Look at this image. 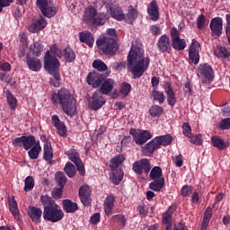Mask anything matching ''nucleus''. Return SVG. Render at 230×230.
Wrapping results in <instances>:
<instances>
[{
	"mask_svg": "<svg viewBox=\"0 0 230 230\" xmlns=\"http://www.w3.org/2000/svg\"><path fill=\"white\" fill-rule=\"evenodd\" d=\"M28 215L35 224H40L42 218V210L35 207H29Z\"/></svg>",
	"mask_w": 230,
	"mask_h": 230,
	"instance_id": "393cba45",
	"label": "nucleus"
},
{
	"mask_svg": "<svg viewBox=\"0 0 230 230\" xmlns=\"http://www.w3.org/2000/svg\"><path fill=\"white\" fill-rule=\"evenodd\" d=\"M35 145H37V142L35 141V137H33V136H29V137L24 136L23 148L25 150H30V148H31V146H33Z\"/></svg>",
	"mask_w": 230,
	"mask_h": 230,
	"instance_id": "37998d69",
	"label": "nucleus"
},
{
	"mask_svg": "<svg viewBox=\"0 0 230 230\" xmlns=\"http://www.w3.org/2000/svg\"><path fill=\"white\" fill-rule=\"evenodd\" d=\"M173 162H174V164L176 166H178V168H181V166H182L183 164V161H182V155H176L173 159Z\"/></svg>",
	"mask_w": 230,
	"mask_h": 230,
	"instance_id": "338daca9",
	"label": "nucleus"
},
{
	"mask_svg": "<svg viewBox=\"0 0 230 230\" xmlns=\"http://www.w3.org/2000/svg\"><path fill=\"white\" fill-rule=\"evenodd\" d=\"M13 146L15 147L23 146H24V136L16 137L13 140Z\"/></svg>",
	"mask_w": 230,
	"mask_h": 230,
	"instance_id": "e2e57ef3",
	"label": "nucleus"
},
{
	"mask_svg": "<svg viewBox=\"0 0 230 230\" xmlns=\"http://www.w3.org/2000/svg\"><path fill=\"white\" fill-rule=\"evenodd\" d=\"M157 48L162 53H170L172 51V41L166 34L162 35L157 41Z\"/></svg>",
	"mask_w": 230,
	"mask_h": 230,
	"instance_id": "2eb2a0df",
	"label": "nucleus"
},
{
	"mask_svg": "<svg viewBox=\"0 0 230 230\" xmlns=\"http://www.w3.org/2000/svg\"><path fill=\"white\" fill-rule=\"evenodd\" d=\"M156 141L158 142L159 146H168L172 143V136L165 135V136H160L155 137Z\"/></svg>",
	"mask_w": 230,
	"mask_h": 230,
	"instance_id": "c03bdc74",
	"label": "nucleus"
},
{
	"mask_svg": "<svg viewBox=\"0 0 230 230\" xmlns=\"http://www.w3.org/2000/svg\"><path fill=\"white\" fill-rule=\"evenodd\" d=\"M222 25L223 21L221 18H214L210 22V30L214 37H218L222 35Z\"/></svg>",
	"mask_w": 230,
	"mask_h": 230,
	"instance_id": "412c9836",
	"label": "nucleus"
},
{
	"mask_svg": "<svg viewBox=\"0 0 230 230\" xmlns=\"http://www.w3.org/2000/svg\"><path fill=\"white\" fill-rule=\"evenodd\" d=\"M43 159L48 163H51L53 159V146L50 141H46L43 146Z\"/></svg>",
	"mask_w": 230,
	"mask_h": 230,
	"instance_id": "cd10ccee",
	"label": "nucleus"
},
{
	"mask_svg": "<svg viewBox=\"0 0 230 230\" xmlns=\"http://www.w3.org/2000/svg\"><path fill=\"white\" fill-rule=\"evenodd\" d=\"M173 211H175V207H170L164 214L162 222L165 226H172V215H173Z\"/></svg>",
	"mask_w": 230,
	"mask_h": 230,
	"instance_id": "473e14b6",
	"label": "nucleus"
},
{
	"mask_svg": "<svg viewBox=\"0 0 230 230\" xmlns=\"http://www.w3.org/2000/svg\"><path fill=\"white\" fill-rule=\"evenodd\" d=\"M150 66V58L145 57L141 47L133 45L128 55V70L133 78H141Z\"/></svg>",
	"mask_w": 230,
	"mask_h": 230,
	"instance_id": "f257e3e1",
	"label": "nucleus"
},
{
	"mask_svg": "<svg viewBox=\"0 0 230 230\" xmlns=\"http://www.w3.org/2000/svg\"><path fill=\"white\" fill-rule=\"evenodd\" d=\"M62 50L54 45L50 47V50L47 51L44 57V67L49 75L54 76V80L51 79V84L54 87H58L60 85V61L58 58H62ZM55 57H58L55 58Z\"/></svg>",
	"mask_w": 230,
	"mask_h": 230,
	"instance_id": "f03ea898",
	"label": "nucleus"
},
{
	"mask_svg": "<svg viewBox=\"0 0 230 230\" xmlns=\"http://www.w3.org/2000/svg\"><path fill=\"white\" fill-rule=\"evenodd\" d=\"M79 197L84 206H89L91 204V188L87 185H84L79 190Z\"/></svg>",
	"mask_w": 230,
	"mask_h": 230,
	"instance_id": "a211bd4d",
	"label": "nucleus"
},
{
	"mask_svg": "<svg viewBox=\"0 0 230 230\" xmlns=\"http://www.w3.org/2000/svg\"><path fill=\"white\" fill-rule=\"evenodd\" d=\"M52 125L57 128L58 134L59 136H66L67 134V129L66 128V125L64 122L61 121L60 119H58V116L53 115L51 118Z\"/></svg>",
	"mask_w": 230,
	"mask_h": 230,
	"instance_id": "4be33fe9",
	"label": "nucleus"
},
{
	"mask_svg": "<svg viewBox=\"0 0 230 230\" xmlns=\"http://www.w3.org/2000/svg\"><path fill=\"white\" fill-rule=\"evenodd\" d=\"M66 154L68 159L75 164L77 172L80 173V175H85V167L84 166V163H82L80 154L72 148L67 150Z\"/></svg>",
	"mask_w": 230,
	"mask_h": 230,
	"instance_id": "9d476101",
	"label": "nucleus"
},
{
	"mask_svg": "<svg viewBox=\"0 0 230 230\" xmlns=\"http://www.w3.org/2000/svg\"><path fill=\"white\" fill-rule=\"evenodd\" d=\"M35 188V179H33V176H28L24 180V191H31Z\"/></svg>",
	"mask_w": 230,
	"mask_h": 230,
	"instance_id": "49530a36",
	"label": "nucleus"
},
{
	"mask_svg": "<svg viewBox=\"0 0 230 230\" xmlns=\"http://www.w3.org/2000/svg\"><path fill=\"white\" fill-rule=\"evenodd\" d=\"M43 218L49 222H60L64 218V211L57 204L52 207H45Z\"/></svg>",
	"mask_w": 230,
	"mask_h": 230,
	"instance_id": "0eeeda50",
	"label": "nucleus"
},
{
	"mask_svg": "<svg viewBox=\"0 0 230 230\" xmlns=\"http://www.w3.org/2000/svg\"><path fill=\"white\" fill-rule=\"evenodd\" d=\"M97 48L105 53V55H114L118 51V43L116 40L111 37L103 36L96 40Z\"/></svg>",
	"mask_w": 230,
	"mask_h": 230,
	"instance_id": "423d86ee",
	"label": "nucleus"
},
{
	"mask_svg": "<svg viewBox=\"0 0 230 230\" xmlns=\"http://www.w3.org/2000/svg\"><path fill=\"white\" fill-rule=\"evenodd\" d=\"M64 170L68 177H75V173H76V168H75V165L71 162L66 163Z\"/></svg>",
	"mask_w": 230,
	"mask_h": 230,
	"instance_id": "8fccbe9b",
	"label": "nucleus"
},
{
	"mask_svg": "<svg viewBox=\"0 0 230 230\" xmlns=\"http://www.w3.org/2000/svg\"><path fill=\"white\" fill-rule=\"evenodd\" d=\"M188 139L193 145H202V137L200 135H189Z\"/></svg>",
	"mask_w": 230,
	"mask_h": 230,
	"instance_id": "6e6d98bb",
	"label": "nucleus"
},
{
	"mask_svg": "<svg viewBox=\"0 0 230 230\" xmlns=\"http://www.w3.org/2000/svg\"><path fill=\"white\" fill-rule=\"evenodd\" d=\"M173 230H188V226L182 223H176L174 224Z\"/></svg>",
	"mask_w": 230,
	"mask_h": 230,
	"instance_id": "774afa93",
	"label": "nucleus"
},
{
	"mask_svg": "<svg viewBox=\"0 0 230 230\" xmlns=\"http://www.w3.org/2000/svg\"><path fill=\"white\" fill-rule=\"evenodd\" d=\"M137 211L141 215V217H146V214L148 213V209H146L145 204L139 205L137 207Z\"/></svg>",
	"mask_w": 230,
	"mask_h": 230,
	"instance_id": "69168bd1",
	"label": "nucleus"
},
{
	"mask_svg": "<svg viewBox=\"0 0 230 230\" xmlns=\"http://www.w3.org/2000/svg\"><path fill=\"white\" fill-rule=\"evenodd\" d=\"M211 217H213V209L211 207H208L204 214L203 221L201 223V230H206L208 228V226H209V220H211Z\"/></svg>",
	"mask_w": 230,
	"mask_h": 230,
	"instance_id": "2f4dec72",
	"label": "nucleus"
},
{
	"mask_svg": "<svg viewBox=\"0 0 230 230\" xmlns=\"http://www.w3.org/2000/svg\"><path fill=\"white\" fill-rule=\"evenodd\" d=\"M108 12L111 13L113 19H116V21H124L125 19V13H123V10L121 7H119V5L116 4H111L108 9Z\"/></svg>",
	"mask_w": 230,
	"mask_h": 230,
	"instance_id": "6ab92c4d",
	"label": "nucleus"
},
{
	"mask_svg": "<svg viewBox=\"0 0 230 230\" xmlns=\"http://www.w3.org/2000/svg\"><path fill=\"white\" fill-rule=\"evenodd\" d=\"M56 181L61 188H64V186H66V182H67V178H66V174H64V172H57Z\"/></svg>",
	"mask_w": 230,
	"mask_h": 230,
	"instance_id": "864d4df0",
	"label": "nucleus"
},
{
	"mask_svg": "<svg viewBox=\"0 0 230 230\" xmlns=\"http://www.w3.org/2000/svg\"><path fill=\"white\" fill-rule=\"evenodd\" d=\"M191 193H193V188L191 186L185 185L181 188V195L183 197H190Z\"/></svg>",
	"mask_w": 230,
	"mask_h": 230,
	"instance_id": "052dcab7",
	"label": "nucleus"
},
{
	"mask_svg": "<svg viewBox=\"0 0 230 230\" xmlns=\"http://www.w3.org/2000/svg\"><path fill=\"white\" fill-rule=\"evenodd\" d=\"M64 57H65L66 62H73V60L76 58V55L75 54V51H73V49H66L64 50Z\"/></svg>",
	"mask_w": 230,
	"mask_h": 230,
	"instance_id": "3c124183",
	"label": "nucleus"
},
{
	"mask_svg": "<svg viewBox=\"0 0 230 230\" xmlns=\"http://www.w3.org/2000/svg\"><path fill=\"white\" fill-rule=\"evenodd\" d=\"M199 74L207 78V80H213V68L208 64L199 66Z\"/></svg>",
	"mask_w": 230,
	"mask_h": 230,
	"instance_id": "c85d7f7f",
	"label": "nucleus"
},
{
	"mask_svg": "<svg viewBox=\"0 0 230 230\" xmlns=\"http://www.w3.org/2000/svg\"><path fill=\"white\" fill-rule=\"evenodd\" d=\"M114 87H116V81H114V79H102L99 93H101V94H109L114 91Z\"/></svg>",
	"mask_w": 230,
	"mask_h": 230,
	"instance_id": "dca6fc26",
	"label": "nucleus"
},
{
	"mask_svg": "<svg viewBox=\"0 0 230 230\" xmlns=\"http://www.w3.org/2000/svg\"><path fill=\"white\" fill-rule=\"evenodd\" d=\"M164 93L167 95V102L168 105H171V107H173L175 105L177 100L175 99V93H173V90L172 89V86H170L169 83H165L164 84Z\"/></svg>",
	"mask_w": 230,
	"mask_h": 230,
	"instance_id": "a878e982",
	"label": "nucleus"
},
{
	"mask_svg": "<svg viewBox=\"0 0 230 230\" xmlns=\"http://www.w3.org/2000/svg\"><path fill=\"white\" fill-rule=\"evenodd\" d=\"M218 128L220 130H230V118L221 119Z\"/></svg>",
	"mask_w": 230,
	"mask_h": 230,
	"instance_id": "4d7b16f0",
	"label": "nucleus"
},
{
	"mask_svg": "<svg viewBox=\"0 0 230 230\" xmlns=\"http://www.w3.org/2000/svg\"><path fill=\"white\" fill-rule=\"evenodd\" d=\"M132 86L128 83H122L120 85V93L124 96H128V93H130Z\"/></svg>",
	"mask_w": 230,
	"mask_h": 230,
	"instance_id": "13d9d810",
	"label": "nucleus"
},
{
	"mask_svg": "<svg viewBox=\"0 0 230 230\" xmlns=\"http://www.w3.org/2000/svg\"><path fill=\"white\" fill-rule=\"evenodd\" d=\"M42 51H44V46L40 42H35L31 45L27 57H40Z\"/></svg>",
	"mask_w": 230,
	"mask_h": 230,
	"instance_id": "bb28decb",
	"label": "nucleus"
},
{
	"mask_svg": "<svg viewBox=\"0 0 230 230\" xmlns=\"http://www.w3.org/2000/svg\"><path fill=\"white\" fill-rule=\"evenodd\" d=\"M28 46V36L26 33L20 34V48L22 52L19 54V57H24V53L26 51V48Z\"/></svg>",
	"mask_w": 230,
	"mask_h": 230,
	"instance_id": "4c0bfd02",
	"label": "nucleus"
},
{
	"mask_svg": "<svg viewBox=\"0 0 230 230\" xmlns=\"http://www.w3.org/2000/svg\"><path fill=\"white\" fill-rule=\"evenodd\" d=\"M182 132L186 136V137L191 135V126H190V123L188 122L183 123Z\"/></svg>",
	"mask_w": 230,
	"mask_h": 230,
	"instance_id": "680f3d73",
	"label": "nucleus"
},
{
	"mask_svg": "<svg viewBox=\"0 0 230 230\" xmlns=\"http://www.w3.org/2000/svg\"><path fill=\"white\" fill-rule=\"evenodd\" d=\"M6 100L10 109H12V111H15V109H17V99L13 94H12V93H10V91L6 92Z\"/></svg>",
	"mask_w": 230,
	"mask_h": 230,
	"instance_id": "79ce46f5",
	"label": "nucleus"
},
{
	"mask_svg": "<svg viewBox=\"0 0 230 230\" xmlns=\"http://www.w3.org/2000/svg\"><path fill=\"white\" fill-rule=\"evenodd\" d=\"M37 6L40 8L41 13L45 15V17H54L57 15V8L53 6V3L49 0H37Z\"/></svg>",
	"mask_w": 230,
	"mask_h": 230,
	"instance_id": "6e6552de",
	"label": "nucleus"
},
{
	"mask_svg": "<svg viewBox=\"0 0 230 230\" xmlns=\"http://www.w3.org/2000/svg\"><path fill=\"white\" fill-rule=\"evenodd\" d=\"M79 40H81L84 44H87V46H89V48H93V46L94 44V36L93 35V33H91L87 31H83V32L79 33Z\"/></svg>",
	"mask_w": 230,
	"mask_h": 230,
	"instance_id": "c756f323",
	"label": "nucleus"
},
{
	"mask_svg": "<svg viewBox=\"0 0 230 230\" xmlns=\"http://www.w3.org/2000/svg\"><path fill=\"white\" fill-rule=\"evenodd\" d=\"M51 100L53 103H60L65 114L73 116L76 111V101L67 90H59L58 93L52 94Z\"/></svg>",
	"mask_w": 230,
	"mask_h": 230,
	"instance_id": "7ed1b4c3",
	"label": "nucleus"
},
{
	"mask_svg": "<svg viewBox=\"0 0 230 230\" xmlns=\"http://www.w3.org/2000/svg\"><path fill=\"white\" fill-rule=\"evenodd\" d=\"M109 21V14L104 13H99L98 9L93 5H89L85 8L83 14V22L90 26H103L104 22Z\"/></svg>",
	"mask_w": 230,
	"mask_h": 230,
	"instance_id": "20e7f679",
	"label": "nucleus"
},
{
	"mask_svg": "<svg viewBox=\"0 0 230 230\" xmlns=\"http://www.w3.org/2000/svg\"><path fill=\"white\" fill-rule=\"evenodd\" d=\"M133 172H135V173H137V175H141L143 172L148 173L150 172V161L144 158L138 162H135L133 164Z\"/></svg>",
	"mask_w": 230,
	"mask_h": 230,
	"instance_id": "4468645a",
	"label": "nucleus"
},
{
	"mask_svg": "<svg viewBox=\"0 0 230 230\" xmlns=\"http://www.w3.org/2000/svg\"><path fill=\"white\" fill-rule=\"evenodd\" d=\"M163 186H164V178H160L159 180H155L149 184L150 190L153 191H161L163 190Z\"/></svg>",
	"mask_w": 230,
	"mask_h": 230,
	"instance_id": "58836bf2",
	"label": "nucleus"
},
{
	"mask_svg": "<svg viewBox=\"0 0 230 230\" xmlns=\"http://www.w3.org/2000/svg\"><path fill=\"white\" fill-rule=\"evenodd\" d=\"M40 142H37L34 146L28 152L29 157L31 159H39V154H40Z\"/></svg>",
	"mask_w": 230,
	"mask_h": 230,
	"instance_id": "e433bc0d",
	"label": "nucleus"
},
{
	"mask_svg": "<svg viewBox=\"0 0 230 230\" xmlns=\"http://www.w3.org/2000/svg\"><path fill=\"white\" fill-rule=\"evenodd\" d=\"M149 114L152 118H159L163 114V108L159 105H153L149 109Z\"/></svg>",
	"mask_w": 230,
	"mask_h": 230,
	"instance_id": "09e8293b",
	"label": "nucleus"
},
{
	"mask_svg": "<svg viewBox=\"0 0 230 230\" xmlns=\"http://www.w3.org/2000/svg\"><path fill=\"white\" fill-rule=\"evenodd\" d=\"M64 187L57 188L52 190L53 199H62V192H63L62 189Z\"/></svg>",
	"mask_w": 230,
	"mask_h": 230,
	"instance_id": "0e129e2a",
	"label": "nucleus"
},
{
	"mask_svg": "<svg viewBox=\"0 0 230 230\" xmlns=\"http://www.w3.org/2000/svg\"><path fill=\"white\" fill-rule=\"evenodd\" d=\"M129 134L133 136L136 145H145L148 139H152V133L143 129H130Z\"/></svg>",
	"mask_w": 230,
	"mask_h": 230,
	"instance_id": "1a4fd4ad",
	"label": "nucleus"
},
{
	"mask_svg": "<svg viewBox=\"0 0 230 230\" xmlns=\"http://www.w3.org/2000/svg\"><path fill=\"white\" fill-rule=\"evenodd\" d=\"M211 141L213 146L218 148V150H224V148H227V145L220 137H212Z\"/></svg>",
	"mask_w": 230,
	"mask_h": 230,
	"instance_id": "c9c22d12",
	"label": "nucleus"
},
{
	"mask_svg": "<svg viewBox=\"0 0 230 230\" xmlns=\"http://www.w3.org/2000/svg\"><path fill=\"white\" fill-rule=\"evenodd\" d=\"M200 50V43L197 40H192L189 47V58L192 64H199L200 60V55L199 51Z\"/></svg>",
	"mask_w": 230,
	"mask_h": 230,
	"instance_id": "f8f14e48",
	"label": "nucleus"
},
{
	"mask_svg": "<svg viewBox=\"0 0 230 230\" xmlns=\"http://www.w3.org/2000/svg\"><path fill=\"white\" fill-rule=\"evenodd\" d=\"M112 208H114V196H108L104 200V211L106 215L112 213Z\"/></svg>",
	"mask_w": 230,
	"mask_h": 230,
	"instance_id": "f704fd0d",
	"label": "nucleus"
},
{
	"mask_svg": "<svg viewBox=\"0 0 230 230\" xmlns=\"http://www.w3.org/2000/svg\"><path fill=\"white\" fill-rule=\"evenodd\" d=\"M124 19H126V21L129 24H132V22H134L135 19H137V10L134 9L132 6H129L128 12L126 14Z\"/></svg>",
	"mask_w": 230,
	"mask_h": 230,
	"instance_id": "ea45409f",
	"label": "nucleus"
},
{
	"mask_svg": "<svg viewBox=\"0 0 230 230\" xmlns=\"http://www.w3.org/2000/svg\"><path fill=\"white\" fill-rule=\"evenodd\" d=\"M88 105L92 111H98V109H102V107L105 105V99H103L102 93H93L92 98L89 99Z\"/></svg>",
	"mask_w": 230,
	"mask_h": 230,
	"instance_id": "ddd939ff",
	"label": "nucleus"
},
{
	"mask_svg": "<svg viewBox=\"0 0 230 230\" xmlns=\"http://www.w3.org/2000/svg\"><path fill=\"white\" fill-rule=\"evenodd\" d=\"M150 177L153 181H159V179L163 178V170H161V167L155 166L151 170Z\"/></svg>",
	"mask_w": 230,
	"mask_h": 230,
	"instance_id": "a18cd8bd",
	"label": "nucleus"
},
{
	"mask_svg": "<svg viewBox=\"0 0 230 230\" xmlns=\"http://www.w3.org/2000/svg\"><path fill=\"white\" fill-rule=\"evenodd\" d=\"M103 81V77L101 75H98L96 72H92L87 76V82L89 85L96 88L102 85V82Z\"/></svg>",
	"mask_w": 230,
	"mask_h": 230,
	"instance_id": "5701e85b",
	"label": "nucleus"
},
{
	"mask_svg": "<svg viewBox=\"0 0 230 230\" xmlns=\"http://www.w3.org/2000/svg\"><path fill=\"white\" fill-rule=\"evenodd\" d=\"M214 55H216L217 58H227L230 57V52L226 47L218 46L215 49Z\"/></svg>",
	"mask_w": 230,
	"mask_h": 230,
	"instance_id": "72a5a7b5",
	"label": "nucleus"
},
{
	"mask_svg": "<svg viewBox=\"0 0 230 230\" xmlns=\"http://www.w3.org/2000/svg\"><path fill=\"white\" fill-rule=\"evenodd\" d=\"M147 13L151 21H159V7L155 1H152L147 7Z\"/></svg>",
	"mask_w": 230,
	"mask_h": 230,
	"instance_id": "b1692460",
	"label": "nucleus"
},
{
	"mask_svg": "<svg viewBox=\"0 0 230 230\" xmlns=\"http://www.w3.org/2000/svg\"><path fill=\"white\" fill-rule=\"evenodd\" d=\"M151 100H154V102H158V103H164V93L163 92L154 90L151 93Z\"/></svg>",
	"mask_w": 230,
	"mask_h": 230,
	"instance_id": "de8ad7c7",
	"label": "nucleus"
},
{
	"mask_svg": "<svg viewBox=\"0 0 230 230\" xmlns=\"http://www.w3.org/2000/svg\"><path fill=\"white\" fill-rule=\"evenodd\" d=\"M63 209L66 213H75V211L78 210V204L70 199H65L63 200Z\"/></svg>",
	"mask_w": 230,
	"mask_h": 230,
	"instance_id": "7c9ffc66",
	"label": "nucleus"
},
{
	"mask_svg": "<svg viewBox=\"0 0 230 230\" xmlns=\"http://www.w3.org/2000/svg\"><path fill=\"white\" fill-rule=\"evenodd\" d=\"M93 67L97 71H107V65L100 59H96L93 63Z\"/></svg>",
	"mask_w": 230,
	"mask_h": 230,
	"instance_id": "5fc2aeb1",
	"label": "nucleus"
},
{
	"mask_svg": "<svg viewBox=\"0 0 230 230\" xmlns=\"http://www.w3.org/2000/svg\"><path fill=\"white\" fill-rule=\"evenodd\" d=\"M26 64L31 69V71H40L42 69V63L40 62V59L32 57V56H27L26 57Z\"/></svg>",
	"mask_w": 230,
	"mask_h": 230,
	"instance_id": "aec40b11",
	"label": "nucleus"
},
{
	"mask_svg": "<svg viewBox=\"0 0 230 230\" xmlns=\"http://www.w3.org/2000/svg\"><path fill=\"white\" fill-rule=\"evenodd\" d=\"M159 147H160L159 143L157 142V139L155 137L146 145L145 150L148 154H154V151L157 150V148Z\"/></svg>",
	"mask_w": 230,
	"mask_h": 230,
	"instance_id": "a19ab883",
	"label": "nucleus"
},
{
	"mask_svg": "<svg viewBox=\"0 0 230 230\" xmlns=\"http://www.w3.org/2000/svg\"><path fill=\"white\" fill-rule=\"evenodd\" d=\"M46 26H48V22H46L44 18H40L31 23L29 31H31V33H39V31H42Z\"/></svg>",
	"mask_w": 230,
	"mask_h": 230,
	"instance_id": "f3484780",
	"label": "nucleus"
},
{
	"mask_svg": "<svg viewBox=\"0 0 230 230\" xmlns=\"http://www.w3.org/2000/svg\"><path fill=\"white\" fill-rule=\"evenodd\" d=\"M40 200L45 208H51L55 206L57 203L48 195L41 196Z\"/></svg>",
	"mask_w": 230,
	"mask_h": 230,
	"instance_id": "603ef678",
	"label": "nucleus"
},
{
	"mask_svg": "<svg viewBox=\"0 0 230 230\" xmlns=\"http://www.w3.org/2000/svg\"><path fill=\"white\" fill-rule=\"evenodd\" d=\"M123 163H125V155H118L110 161V168L111 170L110 172V181L113 184L118 185L123 181V171L119 168V164H123Z\"/></svg>",
	"mask_w": 230,
	"mask_h": 230,
	"instance_id": "39448f33",
	"label": "nucleus"
},
{
	"mask_svg": "<svg viewBox=\"0 0 230 230\" xmlns=\"http://www.w3.org/2000/svg\"><path fill=\"white\" fill-rule=\"evenodd\" d=\"M171 39H172V46L173 49H177L178 51H182V49L186 48V40L181 39L179 31H177V28L175 27H173L171 30Z\"/></svg>",
	"mask_w": 230,
	"mask_h": 230,
	"instance_id": "9b49d317",
	"label": "nucleus"
},
{
	"mask_svg": "<svg viewBox=\"0 0 230 230\" xmlns=\"http://www.w3.org/2000/svg\"><path fill=\"white\" fill-rule=\"evenodd\" d=\"M204 26H206V16H204V14H200L197 18V28H199V30H202Z\"/></svg>",
	"mask_w": 230,
	"mask_h": 230,
	"instance_id": "bf43d9fd",
	"label": "nucleus"
}]
</instances>
